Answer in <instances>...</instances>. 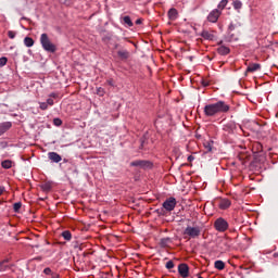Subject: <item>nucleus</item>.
<instances>
[{"mask_svg":"<svg viewBox=\"0 0 278 278\" xmlns=\"http://www.w3.org/2000/svg\"><path fill=\"white\" fill-rule=\"evenodd\" d=\"M231 108L225 101L206 104L204 106V115L207 117L217 116V114H227Z\"/></svg>","mask_w":278,"mask_h":278,"instance_id":"f257e3e1","label":"nucleus"},{"mask_svg":"<svg viewBox=\"0 0 278 278\" xmlns=\"http://www.w3.org/2000/svg\"><path fill=\"white\" fill-rule=\"evenodd\" d=\"M40 43L42 49L48 53H55V51H58V46L51 42V39L49 38V35H47V33L41 34Z\"/></svg>","mask_w":278,"mask_h":278,"instance_id":"f03ea898","label":"nucleus"},{"mask_svg":"<svg viewBox=\"0 0 278 278\" xmlns=\"http://www.w3.org/2000/svg\"><path fill=\"white\" fill-rule=\"evenodd\" d=\"M214 228L216 229V231H219L220 233H225V231H227V229H229V223H227L225 220V218L218 217L214 222Z\"/></svg>","mask_w":278,"mask_h":278,"instance_id":"7ed1b4c3","label":"nucleus"},{"mask_svg":"<svg viewBox=\"0 0 278 278\" xmlns=\"http://www.w3.org/2000/svg\"><path fill=\"white\" fill-rule=\"evenodd\" d=\"M184 236H189V238H199V236H201V227L195 226H188L185 231H184Z\"/></svg>","mask_w":278,"mask_h":278,"instance_id":"20e7f679","label":"nucleus"},{"mask_svg":"<svg viewBox=\"0 0 278 278\" xmlns=\"http://www.w3.org/2000/svg\"><path fill=\"white\" fill-rule=\"evenodd\" d=\"M178 273L180 277L188 278L190 277V267L186 263H181L178 265Z\"/></svg>","mask_w":278,"mask_h":278,"instance_id":"39448f33","label":"nucleus"},{"mask_svg":"<svg viewBox=\"0 0 278 278\" xmlns=\"http://www.w3.org/2000/svg\"><path fill=\"white\" fill-rule=\"evenodd\" d=\"M176 205H177V200L175 198H169L163 203V207L164 210H166V212H173Z\"/></svg>","mask_w":278,"mask_h":278,"instance_id":"423d86ee","label":"nucleus"},{"mask_svg":"<svg viewBox=\"0 0 278 278\" xmlns=\"http://www.w3.org/2000/svg\"><path fill=\"white\" fill-rule=\"evenodd\" d=\"M223 12L220 10L218 9L213 10L207 16L208 23H218V18H220Z\"/></svg>","mask_w":278,"mask_h":278,"instance_id":"0eeeda50","label":"nucleus"},{"mask_svg":"<svg viewBox=\"0 0 278 278\" xmlns=\"http://www.w3.org/2000/svg\"><path fill=\"white\" fill-rule=\"evenodd\" d=\"M48 157L49 160H51V162H54L55 164H60V162H62V156L56 152H49Z\"/></svg>","mask_w":278,"mask_h":278,"instance_id":"6e6552de","label":"nucleus"},{"mask_svg":"<svg viewBox=\"0 0 278 278\" xmlns=\"http://www.w3.org/2000/svg\"><path fill=\"white\" fill-rule=\"evenodd\" d=\"M151 165L149 161H135L130 163V166H140V168H149Z\"/></svg>","mask_w":278,"mask_h":278,"instance_id":"1a4fd4ad","label":"nucleus"},{"mask_svg":"<svg viewBox=\"0 0 278 278\" xmlns=\"http://www.w3.org/2000/svg\"><path fill=\"white\" fill-rule=\"evenodd\" d=\"M12 128V122H4L0 124V136H3L5 131Z\"/></svg>","mask_w":278,"mask_h":278,"instance_id":"9d476101","label":"nucleus"},{"mask_svg":"<svg viewBox=\"0 0 278 278\" xmlns=\"http://www.w3.org/2000/svg\"><path fill=\"white\" fill-rule=\"evenodd\" d=\"M219 210H228L231 207V200L229 199H222L218 204Z\"/></svg>","mask_w":278,"mask_h":278,"instance_id":"9b49d317","label":"nucleus"},{"mask_svg":"<svg viewBox=\"0 0 278 278\" xmlns=\"http://www.w3.org/2000/svg\"><path fill=\"white\" fill-rule=\"evenodd\" d=\"M130 53L127 50H118L117 51V56L119 58V60H122L123 62H125V60H129L130 58Z\"/></svg>","mask_w":278,"mask_h":278,"instance_id":"f8f14e48","label":"nucleus"},{"mask_svg":"<svg viewBox=\"0 0 278 278\" xmlns=\"http://www.w3.org/2000/svg\"><path fill=\"white\" fill-rule=\"evenodd\" d=\"M203 147L205 149V153H212V149H214V141L213 140H205L203 142Z\"/></svg>","mask_w":278,"mask_h":278,"instance_id":"ddd939ff","label":"nucleus"},{"mask_svg":"<svg viewBox=\"0 0 278 278\" xmlns=\"http://www.w3.org/2000/svg\"><path fill=\"white\" fill-rule=\"evenodd\" d=\"M217 53L219 55H229V53H231V49H229L228 47L226 46H219L217 48Z\"/></svg>","mask_w":278,"mask_h":278,"instance_id":"4468645a","label":"nucleus"},{"mask_svg":"<svg viewBox=\"0 0 278 278\" xmlns=\"http://www.w3.org/2000/svg\"><path fill=\"white\" fill-rule=\"evenodd\" d=\"M262 68V65L260 63H252L248 66L247 73H255V71H260Z\"/></svg>","mask_w":278,"mask_h":278,"instance_id":"2eb2a0df","label":"nucleus"},{"mask_svg":"<svg viewBox=\"0 0 278 278\" xmlns=\"http://www.w3.org/2000/svg\"><path fill=\"white\" fill-rule=\"evenodd\" d=\"M42 192H49L53 189V182L52 181H46L40 186Z\"/></svg>","mask_w":278,"mask_h":278,"instance_id":"dca6fc26","label":"nucleus"},{"mask_svg":"<svg viewBox=\"0 0 278 278\" xmlns=\"http://www.w3.org/2000/svg\"><path fill=\"white\" fill-rule=\"evenodd\" d=\"M252 151L253 153H262V151H264V146H262L260 142H254L252 144Z\"/></svg>","mask_w":278,"mask_h":278,"instance_id":"f3484780","label":"nucleus"},{"mask_svg":"<svg viewBox=\"0 0 278 278\" xmlns=\"http://www.w3.org/2000/svg\"><path fill=\"white\" fill-rule=\"evenodd\" d=\"M179 13L177 12V9L173 8L168 11V16L170 21H175Z\"/></svg>","mask_w":278,"mask_h":278,"instance_id":"a211bd4d","label":"nucleus"},{"mask_svg":"<svg viewBox=\"0 0 278 278\" xmlns=\"http://www.w3.org/2000/svg\"><path fill=\"white\" fill-rule=\"evenodd\" d=\"M201 36H202V38H204V40H214V35L211 34V33L207 31V30H203V31L201 33Z\"/></svg>","mask_w":278,"mask_h":278,"instance_id":"6ab92c4d","label":"nucleus"},{"mask_svg":"<svg viewBox=\"0 0 278 278\" xmlns=\"http://www.w3.org/2000/svg\"><path fill=\"white\" fill-rule=\"evenodd\" d=\"M12 164H14V162H12L11 160H4L1 162L2 168L5 169L12 168Z\"/></svg>","mask_w":278,"mask_h":278,"instance_id":"aec40b11","label":"nucleus"},{"mask_svg":"<svg viewBox=\"0 0 278 278\" xmlns=\"http://www.w3.org/2000/svg\"><path fill=\"white\" fill-rule=\"evenodd\" d=\"M169 242H170V238H163L160 241V247H162V249H166Z\"/></svg>","mask_w":278,"mask_h":278,"instance_id":"412c9836","label":"nucleus"},{"mask_svg":"<svg viewBox=\"0 0 278 278\" xmlns=\"http://www.w3.org/2000/svg\"><path fill=\"white\" fill-rule=\"evenodd\" d=\"M215 268H217V270H225V262L216 261L215 262Z\"/></svg>","mask_w":278,"mask_h":278,"instance_id":"4be33fe9","label":"nucleus"},{"mask_svg":"<svg viewBox=\"0 0 278 278\" xmlns=\"http://www.w3.org/2000/svg\"><path fill=\"white\" fill-rule=\"evenodd\" d=\"M24 45L26 47H34V39L31 37H25Z\"/></svg>","mask_w":278,"mask_h":278,"instance_id":"5701e85b","label":"nucleus"},{"mask_svg":"<svg viewBox=\"0 0 278 278\" xmlns=\"http://www.w3.org/2000/svg\"><path fill=\"white\" fill-rule=\"evenodd\" d=\"M227 3H229V0H222L217 5L218 10H225V8H227Z\"/></svg>","mask_w":278,"mask_h":278,"instance_id":"b1692460","label":"nucleus"},{"mask_svg":"<svg viewBox=\"0 0 278 278\" xmlns=\"http://www.w3.org/2000/svg\"><path fill=\"white\" fill-rule=\"evenodd\" d=\"M124 23L128 25V27H134V22H131V17H129V15L124 16Z\"/></svg>","mask_w":278,"mask_h":278,"instance_id":"393cba45","label":"nucleus"},{"mask_svg":"<svg viewBox=\"0 0 278 278\" xmlns=\"http://www.w3.org/2000/svg\"><path fill=\"white\" fill-rule=\"evenodd\" d=\"M232 5H233L235 10H241L242 9V1L235 0Z\"/></svg>","mask_w":278,"mask_h":278,"instance_id":"a878e982","label":"nucleus"},{"mask_svg":"<svg viewBox=\"0 0 278 278\" xmlns=\"http://www.w3.org/2000/svg\"><path fill=\"white\" fill-rule=\"evenodd\" d=\"M62 237L64 238V240H71L73 238V235H71V231L65 230L62 232Z\"/></svg>","mask_w":278,"mask_h":278,"instance_id":"bb28decb","label":"nucleus"},{"mask_svg":"<svg viewBox=\"0 0 278 278\" xmlns=\"http://www.w3.org/2000/svg\"><path fill=\"white\" fill-rule=\"evenodd\" d=\"M21 207H23V203H21V202H17V203L13 204V210L16 213L21 212Z\"/></svg>","mask_w":278,"mask_h":278,"instance_id":"cd10ccee","label":"nucleus"},{"mask_svg":"<svg viewBox=\"0 0 278 278\" xmlns=\"http://www.w3.org/2000/svg\"><path fill=\"white\" fill-rule=\"evenodd\" d=\"M167 270H170L172 268H175V263L173 261H168L165 265Z\"/></svg>","mask_w":278,"mask_h":278,"instance_id":"c85d7f7f","label":"nucleus"},{"mask_svg":"<svg viewBox=\"0 0 278 278\" xmlns=\"http://www.w3.org/2000/svg\"><path fill=\"white\" fill-rule=\"evenodd\" d=\"M97 94H98L99 97H103V96L105 94V89L99 87V88L97 89Z\"/></svg>","mask_w":278,"mask_h":278,"instance_id":"c756f323","label":"nucleus"},{"mask_svg":"<svg viewBox=\"0 0 278 278\" xmlns=\"http://www.w3.org/2000/svg\"><path fill=\"white\" fill-rule=\"evenodd\" d=\"M5 64H8V58L5 56L0 58V67L5 66Z\"/></svg>","mask_w":278,"mask_h":278,"instance_id":"7c9ffc66","label":"nucleus"},{"mask_svg":"<svg viewBox=\"0 0 278 278\" xmlns=\"http://www.w3.org/2000/svg\"><path fill=\"white\" fill-rule=\"evenodd\" d=\"M39 108H40V110L45 111V110L49 109V104L47 102H40Z\"/></svg>","mask_w":278,"mask_h":278,"instance_id":"2f4dec72","label":"nucleus"},{"mask_svg":"<svg viewBox=\"0 0 278 278\" xmlns=\"http://www.w3.org/2000/svg\"><path fill=\"white\" fill-rule=\"evenodd\" d=\"M53 125H55V127H60V126H62V121L56 117L53 119Z\"/></svg>","mask_w":278,"mask_h":278,"instance_id":"473e14b6","label":"nucleus"},{"mask_svg":"<svg viewBox=\"0 0 278 278\" xmlns=\"http://www.w3.org/2000/svg\"><path fill=\"white\" fill-rule=\"evenodd\" d=\"M8 37L11 38V39H14V38H16V33L14 30H9L8 31Z\"/></svg>","mask_w":278,"mask_h":278,"instance_id":"72a5a7b5","label":"nucleus"},{"mask_svg":"<svg viewBox=\"0 0 278 278\" xmlns=\"http://www.w3.org/2000/svg\"><path fill=\"white\" fill-rule=\"evenodd\" d=\"M43 273L45 275H53V271L49 267L45 268Z\"/></svg>","mask_w":278,"mask_h":278,"instance_id":"f704fd0d","label":"nucleus"},{"mask_svg":"<svg viewBox=\"0 0 278 278\" xmlns=\"http://www.w3.org/2000/svg\"><path fill=\"white\" fill-rule=\"evenodd\" d=\"M60 93L52 92L50 93V99H59Z\"/></svg>","mask_w":278,"mask_h":278,"instance_id":"c9c22d12","label":"nucleus"},{"mask_svg":"<svg viewBox=\"0 0 278 278\" xmlns=\"http://www.w3.org/2000/svg\"><path fill=\"white\" fill-rule=\"evenodd\" d=\"M48 105H53L54 102H53V99L49 98L46 102Z\"/></svg>","mask_w":278,"mask_h":278,"instance_id":"e433bc0d","label":"nucleus"},{"mask_svg":"<svg viewBox=\"0 0 278 278\" xmlns=\"http://www.w3.org/2000/svg\"><path fill=\"white\" fill-rule=\"evenodd\" d=\"M140 149H144V137L141 138V146H140Z\"/></svg>","mask_w":278,"mask_h":278,"instance_id":"4c0bfd02","label":"nucleus"},{"mask_svg":"<svg viewBox=\"0 0 278 278\" xmlns=\"http://www.w3.org/2000/svg\"><path fill=\"white\" fill-rule=\"evenodd\" d=\"M8 260H3V261H0V268H1V266H3V264H8Z\"/></svg>","mask_w":278,"mask_h":278,"instance_id":"58836bf2","label":"nucleus"},{"mask_svg":"<svg viewBox=\"0 0 278 278\" xmlns=\"http://www.w3.org/2000/svg\"><path fill=\"white\" fill-rule=\"evenodd\" d=\"M51 277H52V278H60V274L52 273V274H51Z\"/></svg>","mask_w":278,"mask_h":278,"instance_id":"ea45409f","label":"nucleus"},{"mask_svg":"<svg viewBox=\"0 0 278 278\" xmlns=\"http://www.w3.org/2000/svg\"><path fill=\"white\" fill-rule=\"evenodd\" d=\"M136 25H142V18H138V20L136 21Z\"/></svg>","mask_w":278,"mask_h":278,"instance_id":"a19ab883","label":"nucleus"},{"mask_svg":"<svg viewBox=\"0 0 278 278\" xmlns=\"http://www.w3.org/2000/svg\"><path fill=\"white\" fill-rule=\"evenodd\" d=\"M202 85H203L204 87H207V86H210V83H208L207 80H203V81H202Z\"/></svg>","mask_w":278,"mask_h":278,"instance_id":"79ce46f5","label":"nucleus"},{"mask_svg":"<svg viewBox=\"0 0 278 278\" xmlns=\"http://www.w3.org/2000/svg\"><path fill=\"white\" fill-rule=\"evenodd\" d=\"M228 29H230V31H233V29H236V27L233 26V24H230Z\"/></svg>","mask_w":278,"mask_h":278,"instance_id":"37998d69","label":"nucleus"},{"mask_svg":"<svg viewBox=\"0 0 278 278\" xmlns=\"http://www.w3.org/2000/svg\"><path fill=\"white\" fill-rule=\"evenodd\" d=\"M187 160H188V162H192L194 160V156L189 155Z\"/></svg>","mask_w":278,"mask_h":278,"instance_id":"c03bdc74","label":"nucleus"},{"mask_svg":"<svg viewBox=\"0 0 278 278\" xmlns=\"http://www.w3.org/2000/svg\"><path fill=\"white\" fill-rule=\"evenodd\" d=\"M3 192H5V188L0 187V197H1V194H3Z\"/></svg>","mask_w":278,"mask_h":278,"instance_id":"a18cd8bd","label":"nucleus"},{"mask_svg":"<svg viewBox=\"0 0 278 278\" xmlns=\"http://www.w3.org/2000/svg\"><path fill=\"white\" fill-rule=\"evenodd\" d=\"M274 257H278V252H277V253H274Z\"/></svg>","mask_w":278,"mask_h":278,"instance_id":"49530a36","label":"nucleus"},{"mask_svg":"<svg viewBox=\"0 0 278 278\" xmlns=\"http://www.w3.org/2000/svg\"><path fill=\"white\" fill-rule=\"evenodd\" d=\"M83 255H84V257H86V255H88V253L84 252V254H83Z\"/></svg>","mask_w":278,"mask_h":278,"instance_id":"de8ad7c7","label":"nucleus"},{"mask_svg":"<svg viewBox=\"0 0 278 278\" xmlns=\"http://www.w3.org/2000/svg\"><path fill=\"white\" fill-rule=\"evenodd\" d=\"M115 49H118V45H115Z\"/></svg>","mask_w":278,"mask_h":278,"instance_id":"09e8293b","label":"nucleus"},{"mask_svg":"<svg viewBox=\"0 0 278 278\" xmlns=\"http://www.w3.org/2000/svg\"><path fill=\"white\" fill-rule=\"evenodd\" d=\"M110 86H112V81H109Z\"/></svg>","mask_w":278,"mask_h":278,"instance_id":"8fccbe9b","label":"nucleus"},{"mask_svg":"<svg viewBox=\"0 0 278 278\" xmlns=\"http://www.w3.org/2000/svg\"><path fill=\"white\" fill-rule=\"evenodd\" d=\"M239 160H243L242 156H239Z\"/></svg>","mask_w":278,"mask_h":278,"instance_id":"3c124183","label":"nucleus"},{"mask_svg":"<svg viewBox=\"0 0 278 278\" xmlns=\"http://www.w3.org/2000/svg\"><path fill=\"white\" fill-rule=\"evenodd\" d=\"M223 43V41H220L218 45H222Z\"/></svg>","mask_w":278,"mask_h":278,"instance_id":"603ef678","label":"nucleus"},{"mask_svg":"<svg viewBox=\"0 0 278 278\" xmlns=\"http://www.w3.org/2000/svg\"><path fill=\"white\" fill-rule=\"evenodd\" d=\"M189 166H192V163H190Z\"/></svg>","mask_w":278,"mask_h":278,"instance_id":"864d4df0","label":"nucleus"}]
</instances>
